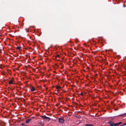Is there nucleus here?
<instances>
[{"instance_id":"7","label":"nucleus","mask_w":126,"mask_h":126,"mask_svg":"<svg viewBox=\"0 0 126 126\" xmlns=\"http://www.w3.org/2000/svg\"><path fill=\"white\" fill-rule=\"evenodd\" d=\"M56 88L57 89V91H59V89H61V87L58 86H56Z\"/></svg>"},{"instance_id":"6","label":"nucleus","mask_w":126,"mask_h":126,"mask_svg":"<svg viewBox=\"0 0 126 126\" xmlns=\"http://www.w3.org/2000/svg\"><path fill=\"white\" fill-rule=\"evenodd\" d=\"M9 84H13V81L12 80H10L8 82Z\"/></svg>"},{"instance_id":"9","label":"nucleus","mask_w":126,"mask_h":126,"mask_svg":"<svg viewBox=\"0 0 126 126\" xmlns=\"http://www.w3.org/2000/svg\"><path fill=\"white\" fill-rule=\"evenodd\" d=\"M126 113H124V114H122L120 115L119 116H125V115H126Z\"/></svg>"},{"instance_id":"4","label":"nucleus","mask_w":126,"mask_h":126,"mask_svg":"<svg viewBox=\"0 0 126 126\" xmlns=\"http://www.w3.org/2000/svg\"><path fill=\"white\" fill-rule=\"evenodd\" d=\"M31 120V119H29L26 120V124L29 123Z\"/></svg>"},{"instance_id":"12","label":"nucleus","mask_w":126,"mask_h":126,"mask_svg":"<svg viewBox=\"0 0 126 126\" xmlns=\"http://www.w3.org/2000/svg\"><path fill=\"white\" fill-rule=\"evenodd\" d=\"M92 124H86L85 126H91Z\"/></svg>"},{"instance_id":"18","label":"nucleus","mask_w":126,"mask_h":126,"mask_svg":"<svg viewBox=\"0 0 126 126\" xmlns=\"http://www.w3.org/2000/svg\"><path fill=\"white\" fill-rule=\"evenodd\" d=\"M34 118V117H32V118Z\"/></svg>"},{"instance_id":"3","label":"nucleus","mask_w":126,"mask_h":126,"mask_svg":"<svg viewBox=\"0 0 126 126\" xmlns=\"http://www.w3.org/2000/svg\"><path fill=\"white\" fill-rule=\"evenodd\" d=\"M122 122H120L118 123H114L113 125L114 126H119L120 124H121Z\"/></svg>"},{"instance_id":"15","label":"nucleus","mask_w":126,"mask_h":126,"mask_svg":"<svg viewBox=\"0 0 126 126\" xmlns=\"http://www.w3.org/2000/svg\"><path fill=\"white\" fill-rule=\"evenodd\" d=\"M21 125H22V126H25V125L24 124L22 123L21 124Z\"/></svg>"},{"instance_id":"10","label":"nucleus","mask_w":126,"mask_h":126,"mask_svg":"<svg viewBox=\"0 0 126 126\" xmlns=\"http://www.w3.org/2000/svg\"><path fill=\"white\" fill-rule=\"evenodd\" d=\"M114 123L112 122L110 124V126H114L113 125Z\"/></svg>"},{"instance_id":"14","label":"nucleus","mask_w":126,"mask_h":126,"mask_svg":"<svg viewBox=\"0 0 126 126\" xmlns=\"http://www.w3.org/2000/svg\"><path fill=\"white\" fill-rule=\"evenodd\" d=\"M25 30H26V31L27 32H29V30L28 29H27V28H26L25 29Z\"/></svg>"},{"instance_id":"19","label":"nucleus","mask_w":126,"mask_h":126,"mask_svg":"<svg viewBox=\"0 0 126 126\" xmlns=\"http://www.w3.org/2000/svg\"><path fill=\"white\" fill-rule=\"evenodd\" d=\"M124 7H125V6H124Z\"/></svg>"},{"instance_id":"11","label":"nucleus","mask_w":126,"mask_h":126,"mask_svg":"<svg viewBox=\"0 0 126 126\" xmlns=\"http://www.w3.org/2000/svg\"><path fill=\"white\" fill-rule=\"evenodd\" d=\"M21 47H20V46L17 47L16 48L18 50H19L20 48Z\"/></svg>"},{"instance_id":"13","label":"nucleus","mask_w":126,"mask_h":126,"mask_svg":"<svg viewBox=\"0 0 126 126\" xmlns=\"http://www.w3.org/2000/svg\"><path fill=\"white\" fill-rule=\"evenodd\" d=\"M112 122V121H109L108 122V123L109 124H110V123H111Z\"/></svg>"},{"instance_id":"16","label":"nucleus","mask_w":126,"mask_h":126,"mask_svg":"<svg viewBox=\"0 0 126 126\" xmlns=\"http://www.w3.org/2000/svg\"><path fill=\"white\" fill-rule=\"evenodd\" d=\"M80 94L81 95H82L83 94V93H80Z\"/></svg>"},{"instance_id":"2","label":"nucleus","mask_w":126,"mask_h":126,"mask_svg":"<svg viewBox=\"0 0 126 126\" xmlns=\"http://www.w3.org/2000/svg\"><path fill=\"white\" fill-rule=\"evenodd\" d=\"M64 122V119L61 118H59V122L60 123L62 124Z\"/></svg>"},{"instance_id":"8","label":"nucleus","mask_w":126,"mask_h":126,"mask_svg":"<svg viewBox=\"0 0 126 126\" xmlns=\"http://www.w3.org/2000/svg\"><path fill=\"white\" fill-rule=\"evenodd\" d=\"M39 123L42 126H43L44 125V124L42 123L41 121L39 122Z\"/></svg>"},{"instance_id":"5","label":"nucleus","mask_w":126,"mask_h":126,"mask_svg":"<svg viewBox=\"0 0 126 126\" xmlns=\"http://www.w3.org/2000/svg\"><path fill=\"white\" fill-rule=\"evenodd\" d=\"M30 88L31 89V91H35L36 90L35 88L33 87H30Z\"/></svg>"},{"instance_id":"17","label":"nucleus","mask_w":126,"mask_h":126,"mask_svg":"<svg viewBox=\"0 0 126 126\" xmlns=\"http://www.w3.org/2000/svg\"><path fill=\"white\" fill-rule=\"evenodd\" d=\"M58 57H60V56L59 55H58Z\"/></svg>"},{"instance_id":"1","label":"nucleus","mask_w":126,"mask_h":126,"mask_svg":"<svg viewBox=\"0 0 126 126\" xmlns=\"http://www.w3.org/2000/svg\"><path fill=\"white\" fill-rule=\"evenodd\" d=\"M40 116L42 118L44 119V120L45 121H49V120H50L51 119V118H50L47 117L46 116H44L41 115Z\"/></svg>"}]
</instances>
